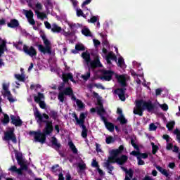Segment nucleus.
Masks as SVG:
<instances>
[{"instance_id": "nucleus-1", "label": "nucleus", "mask_w": 180, "mask_h": 180, "mask_svg": "<svg viewBox=\"0 0 180 180\" xmlns=\"http://www.w3.org/2000/svg\"><path fill=\"white\" fill-rule=\"evenodd\" d=\"M34 116L35 120H37V123H46V126L41 132V130L36 131H30L29 134L30 136H34V141L36 143H41V144H44L46 143V136H49L53 133V121H49L50 119V116L46 113H40L39 110H36L34 112Z\"/></svg>"}, {"instance_id": "nucleus-2", "label": "nucleus", "mask_w": 180, "mask_h": 180, "mask_svg": "<svg viewBox=\"0 0 180 180\" xmlns=\"http://www.w3.org/2000/svg\"><path fill=\"white\" fill-rule=\"evenodd\" d=\"M15 159L18 165H20V168H18L15 165H12L8 169V171L11 172L12 175H18V176H23V172L27 171L29 169V167L26 164V161L23 159V155L22 153H16Z\"/></svg>"}, {"instance_id": "nucleus-3", "label": "nucleus", "mask_w": 180, "mask_h": 180, "mask_svg": "<svg viewBox=\"0 0 180 180\" xmlns=\"http://www.w3.org/2000/svg\"><path fill=\"white\" fill-rule=\"evenodd\" d=\"M155 109V105L151 102V101H146L143 99L136 101V108H134V114L139 115V116H143V112L147 110V112H151Z\"/></svg>"}, {"instance_id": "nucleus-4", "label": "nucleus", "mask_w": 180, "mask_h": 180, "mask_svg": "<svg viewBox=\"0 0 180 180\" xmlns=\"http://www.w3.org/2000/svg\"><path fill=\"white\" fill-rule=\"evenodd\" d=\"M82 57L85 60L87 65L90 64V68L94 69L102 67V63H101V60H99L98 58H96L94 60H91V54H89V53L83 52Z\"/></svg>"}, {"instance_id": "nucleus-5", "label": "nucleus", "mask_w": 180, "mask_h": 180, "mask_svg": "<svg viewBox=\"0 0 180 180\" xmlns=\"http://www.w3.org/2000/svg\"><path fill=\"white\" fill-rule=\"evenodd\" d=\"M41 37L45 46L42 44L37 45L39 51L43 53V54H51V42L47 39L44 34L41 35Z\"/></svg>"}, {"instance_id": "nucleus-6", "label": "nucleus", "mask_w": 180, "mask_h": 180, "mask_svg": "<svg viewBox=\"0 0 180 180\" xmlns=\"http://www.w3.org/2000/svg\"><path fill=\"white\" fill-rule=\"evenodd\" d=\"M86 118V116H85V113L82 112L79 115V118L78 120L79 126H80L82 129V133L81 136L83 139H86L88 138V129L86 128V126L85 125V119Z\"/></svg>"}, {"instance_id": "nucleus-7", "label": "nucleus", "mask_w": 180, "mask_h": 180, "mask_svg": "<svg viewBox=\"0 0 180 180\" xmlns=\"http://www.w3.org/2000/svg\"><path fill=\"white\" fill-rule=\"evenodd\" d=\"M74 91H72V89L71 87H68L65 89L63 91L59 92L58 95V99L62 103L64 102V99H65V95L68 96H71Z\"/></svg>"}, {"instance_id": "nucleus-8", "label": "nucleus", "mask_w": 180, "mask_h": 180, "mask_svg": "<svg viewBox=\"0 0 180 180\" xmlns=\"http://www.w3.org/2000/svg\"><path fill=\"white\" fill-rule=\"evenodd\" d=\"M14 129H11L9 131H7L4 133V140L6 141H9L11 140V141L16 144L18 143V141L16 140V135L14 133Z\"/></svg>"}, {"instance_id": "nucleus-9", "label": "nucleus", "mask_w": 180, "mask_h": 180, "mask_svg": "<svg viewBox=\"0 0 180 180\" xmlns=\"http://www.w3.org/2000/svg\"><path fill=\"white\" fill-rule=\"evenodd\" d=\"M22 50L25 53L27 54V56H29L30 57H36L37 56V51H36V49H34L33 46H27V45H24Z\"/></svg>"}, {"instance_id": "nucleus-10", "label": "nucleus", "mask_w": 180, "mask_h": 180, "mask_svg": "<svg viewBox=\"0 0 180 180\" xmlns=\"http://www.w3.org/2000/svg\"><path fill=\"white\" fill-rule=\"evenodd\" d=\"M102 74L103 76L101 77V79L103 81H112V78L115 75V72L110 70H103Z\"/></svg>"}, {"instance_id": "nucleus-11", "label": "nucleus", "mask_w": 180, "mask_h": 180, "mask_svg": "<svg viewBox=\"0 0 180 180\" xmlns=\"http://www.w3.org/2000/svg\"><path fill=\"white\" fill-rule=\"evenodd\" d=\"M126 91L127 89L124 87L118 88L115 90L114 93L115 95H118V98L122 101V102H124V101H126Z\"/></svg>"}, {"instance_id": "nucleus-12", "label": "nucleus", "mask_w": 180, "mask_h": 180, "mask_svg": "<svg viewBox=\"0 0 180 180\" xmlns=\"http://www.w3.org/2000/svg\"><path fill=\"white\" fill-rule=\"evenodd\" d=\"M112 160L113 164L117 163L119 165H124L127 162V160H129V158L126 155H122L121 157L117 158L115 157V159H110Z\"/></svg>"}, {"instance_id": "nucleus-13", "label": "nucleus", "mask_w": 180, "mask_h": 180, "mask_svg": "<svg viewBox=\"0 0 180 180\" xmlns=\"http://www.w3.org/2000/svg\"><path fill=\"white\" fill-rule=\"evenodd\" d=\"M44 98V94L40 92L38 93V96H35L34 97V101L37 103H39V108H41V109H46V103H44V101H41V99H43Z\"/></svg>"}, {"instance_id": "nucleus-14", "label": "nucleus", "mask_w": 180, "mask_h": 180, "mask_svg": "<svg viewBox=\"0 0 180 180\" xmlns=\"http://www.w3.org/2000/svg\"><path fill=\"white\" fill-rule=\"evenodd\" d=\"M123 150H124V146H123V145H121L117 149L112 150L111 151V156L109 157V159L115 160L119 154H122V153H123Z\"/></svg>"}, {"instance_id": "nucleus-15", "label": "nucleus", "mask_w": 180, "mask_h": 180, "mask_svg": "<svg viewBox=\"0 0 180 180\" xmlns=\"http://www.w3.org/2000/svg\"><path fill=\"white\" fill-rule=\"evenodd\" d=\"M11 119V123L12 124H14V126H15V127H19L20 126H22V124H23V122L22 121V120H20V117H16V116L11 115L10 116Z\"/></svg>"}, {"instance_id": "nucleus-16", "label": "nucleus", "mask_w": 180, "mask_h": 180, "mask_svg": "<svg viewBox=\"0 0 180 180\" xmlns=\"http://www.w3.org/2000/svg\"><path fill=\"white\" fill-rule=\"evenodd\" d=\"M115 78L117 79V82L120 84L121 86H127V83H126L127 79L124 75H115Z\"/></svg>"}, {"instance_id": "nucleus-17", "label": "nucleus", "mask_w": 180, "mask_h": 180, "mask_svg": "<svg viewBox=\"0 0 180 180\" xmlns=\"http://www.w3.org/2000/svg\"><path fill=\"white\" fill-rule=\"evenodd\" d=\"M69 79L72 82H75V80L74 79V76H72V73H66L63 75V81L65 82V84H68Z\"/></svg>"}, {"instance_id": "nucleus-18", "label": "nucleus", "mask_w": 180, "mask_h": 180, "mask_svg": "<svg viewBox=\"0 0 180 180\" xmlns=\"http://www.w3.org/2000/svg\"><path fill=\"white\" fill-rule=\"evenodd\" d=\"M110 164H113V160H110L108 157V160L105 162H104V165L108 170V174H112V171L115 169V167L110 165Z\"/></svg>"}, {"instance_id": "nucleus-19", "label": "nucleus", "mask_w": 180, "mask_h": 180, "mask_svg": "<svg viewBox=\"0 0 180 180\" xmlns=\"http://www.w3.org/2000/svg\"><path fill=\"white\" fill-rule=\"evenodd\" d=\"M103 122L106 127L109 130V131H115V125L112 122H108L107 118H103Z\"/></svg>"}, {"instance_id": "nucleus-20", "label": "nucleus", "mask_w": 180, "mask_h": 180, "mask_svg": "<svg viewBox=\"0 0 180 180\" xmlns=\"http://www.w3.org/2000/svg\"><path fill=\"white\" fill-rule=\"evenodd\" d=\"M96 112L98 116H100L101 120L103 121V118L106 119L105 117H104V115H106V110H105V108L103 107H96Z\"/></svg>"}, {"instance_id": "nucleus-21", "label": "nucleus", "mask_w": 180, "mask_h": 180, "mask_svg": "<svg viewBox=\"0 0 180 180\" xmlns=\"http://www.w3.org/2000/svg\"><path fill=\"white\" fill-rule=\"evenodd\" d=\"M51 139V143L52 146H54L55 150L56 151H58V150L61 148V143H58V140L57 139V138H56V136H52Z\"/></svg>"}, {"instance_id": "nucleus-22", "label": "nucleus", "mask_w": 180, "mask_h": 180, "mask_svg": "<svg viewBox=\"0 0 180 180\" xmlns=\"http://www.w3.org/2000/svg\"><path fill=\"white\" fill-rule=\"evenodd\" d=\"M8 27H11V29H16V27H19V20L16 19H11L10 22L7 23Z\"/></svg>"}, {"instance_id": "nucleus-23", "label": "nucleus", "mask_w": 180, "mask_h": 180, "mask_svg": "<svg viewBox=\"0 0 180 180\" xmlns=\"http://www.w3.org/2000/svg\"><path fill=\"white\" fill-rule=\"evenodd\" d=\"M51 32H53V33H61V32H63V28L54 23L52 25Z\"/></svg>"}, {"instance_id": "nucleus-24", "label": "nucleus", "mask_w": 180, "mask_h": 180, "mask_svg": "<svg viewBox=\"0 0 180 180\" xmlns=\"http://www.w3.org/2000/svg\"><path fill=\"white\" fill-rule=\"evenodd\" d=\"M49 117L53 119V120H57L58 119V112L51 110H50L49 113Z\"/></svg>"}, {"instance_id": "nucleus-25", "label": "nucleus", "mask_w": 180, "mask_h": 180, "mask_svg": "<svg viewBox=\"0 0 180 180\" xmlns=\"http://www.w3.org/2000/svg\"><path fill=\"white\" fill-rule=\"evenodd\" d=\"M68 146L70 150H72L73 154H78V149H77L75 145L74 144V143H72V141L68 142Z\"/></svg>"}, {"instance_id": "nucleus-26", "label": "nucleus", "mask_w": 180, "mask_h": 180, "mask_svg": "<svg viewBox=\"0 0 180 180\" xmlns=\"http://www.w3.org/2000/svg\"><path fill=\"white\" fill-rule=\"evenodd\" d=\"M6 50H8L6 49V42L3 41L1 44H0V58L2 57V54H4Z\"/></svg>"}, {"instance_id": "nucleus-27", "label": "nucleus", "mask_w": 180, "mask_h": 180, "mask_svg": "<svg viewBox=\"0 0 180 180\" xmlns=\"http://www.w3.org/2000/svg\"><path fill=\"white\" fill-rule=\"evenodd\" d=\"M15 77L18 79V81H20L21 82H25V79H26V75H25V73L22 72L21 75H15Z\"/></svg>"}, {"instance_id": "nucleus-28", "label": "nucleus", "mask_w": 180, "mask_h": 180, "mask_svg": "<svg viewBox=\"0 0 180 180\" xmlns=\"http://www.w3.org/2000/svg\"><path fill=\"white\" fill-rule=\"evenodd\" d=\"M105 57L109 60H112V61H117V57L113 52H110Z\"/></svg>"}, {"instance_id": "nucleus-29", "label": "nucleus", "mask_w": 180, "mask_h": 180, "mask_svg": "<svg viewBox=\"0 0 180 180\" xmlns=\"http://www.w3.org/2000/svg\"><path fill=\"white\" fill-rule=\"evenodd\" d=\"M82 34H84V36H86V37H89L92 36V34L91 33V31L89 28H84L82 30Z\"/></svg>"}, {"instance_id": "nucleus-30", "label": "nucleus", "mask_w": 180, "mask_h": 180, "mask_svg": "<svg viewBox=\"0 0 180 180\" xmlns=\"http://www.w3.org/2000/svg\"><path fill=\"white\" fill-rule=\"evenodd\" d=\"M117 120L120 121V124H127V120L126 119V117H124V115H120Z\"/></svg>"}, {"instance_id": "nucleus-31", "label": "nucleus", "mask_w": 180, "mask_h": 180, "mask_svg": "<svg viewBox=\"0 0 180 180\" xmlns=\"http://www.w3.org/2000/svg\"><path fill=\"white\" fill-rule=\"evenodd\" d=\"M4 115V118L1 120V122L3 123V124H8V123H9L10 122V119H9V115H8V114L6 113H3Z\"/></svg>"}, {"instance_id": "nucleus-32", "label": "nucleus", "mask_w": 180, "mask_h": 180, "mask_svg": "<svg viewBox=\"0 0 180 180\" xmlns=\"http://www.w3.org/2000/svg\"><path fill=\"white\" fill-rule=\"evenodd\" d=\"M69 26L72 30H77V29H79V27H82V25L79 23H72Z\"/></svg>"}, {"instance_id": "nucleus-33", "label": "nucleus", "mask_w": 180, "mask_h": 180, "mask_svg": "<svg viewBox=\"0 0 180 180\" xmlns=\"http://www.w3.org/2000/svg\"><path fill=\"white\" fill-rule=\"evenodd\" d=\"M150 144L152 146V154H157L158 150H160V148L158 147V146L155 145L154 142H152Z\"/></svg>"}, {"instance_id": "nucleus-34", "label": "nucleus", "mask_w": 180, "mask_h": 180, "mask_svg": "<svg viewBox=\"0 0 180 180\" xmlns=\"http://www.w3.org/2000/svg\"><path fill=\"white\" fill-rule=\"evenodd\" d=\"M82 79H84V81H88V79H89V78H91V69H90V68H89V70L86 72V74L82 75Z\"/></svg>"}, {"instance_id": "nucleus-35", "label": "nucleus", "mask_w": 180, "mask_h": 180, "mask_svg": "<svg viewBox=\"0 0 180 180\" xmlns=\"http://www.w3.org/2000/svg\"><path fill=\"white\" fill-rule=\"evenodd\" d=\"M3 96H7V99L9 102H11V103H13V102H15V98H13V96H12V94L10 91V94H3Z\"/></svg>"}, {"instance_id": "nucleus-36", "label": "nucleus", "mask_w": 180, "mask_h": 180, "mask_svg": "<svg viewBox=\"0 0 180 180\" xmlns=\"http://www.w3.org/2000/svg\"><path fill=\"white\" fill-rule=\"evenodd\" d=\"M174 126H175V121H171L167 124L166 127L171 131V130H174Z\"/></svg>"}, {"instance_id": "nucleus-37", "label": "nucleus", "mask_w": 180, "mask_h": 180, "mask_svg": "<svg viewBox=\"0 0 180 180\" xmlns=\"http://www.w3.org/2000/svg\"><path fill=\"white\" fill-rule=\"evenodd\" d=\"M2 86H3V89L4 91V94H8V95H11V91L8 90V88H9V84H7L6 83H4L2 84Z\"/></svg>"}, {"instance_id": "nucleus-38", "label": "nucleus", "mask_w": 180, "mask_h": 180, "mask_svg": "<svg viewBox=\"0 0 180 180\" xmlns=\"http://www.w3.org/2000/svg\"><path fill=\"white\" fill-rule=\"evenodd\" d=\"M75 50L77 51H85V46L82 44H77L75 45Z\"/></svg>"}, {"instance_id": "nucleus-39", "label": "nucleus", "mask_w": 180, "mask_h": 180, "mask_svg": "<svg viewBox=\"0 0 180 180\" xmlns=\"http://www.w3.org/2000/svg\"><path fill=\"white\" fill-rule=\"evenodd\" d=\"M76 104L79 109H84L85 108V104L81 100H77Z\"/></svg>"}, {"instance_id": "nucleus-40", "label": "nucleus", "mask_w": 180, "mask_h": 180, "mask_svg": "<svg viewBox=\"0 0 180 180\" xmlns=\"http://www.w3.org/2000/svg\"><path fill=\"white\" fill-rule=\"evenodd\" d=\"M25 16H26L27 19H30V18H33V16H34L33 11H32V10L25 11Z\"/></svg>"}, {"instance_id": "nucleus-41", "label": "nucleus", "mask_w": 180, "mask_h": 180, "mask_svg": "<svg viewBox=\"0 0 180 180\" xmlns=\"http://www.w3.org/2000/svg\"><path fill=\"white\" fill-rule=\"evenodd\" d=\"M131 144L132 147H134V150H136V151H140V147H139L138 145L136 144L133 138L131 139Z\"/></svg>"}, {"instance_id": "nucleus-42", "label": "nucleus", "mask_w": 180, "mask_h": 180, "mask_svg": "<svg viewBox=\"0 0 180 180\" xmlns=\"http://www.w3.org/2000/svg\"><path fill=\"white\" fill-rule=\"evenodd\" d=\"M106 144H112V143H115V138L113 136H108L105 139Z\"/></svg>"}, {"instance_id": "nucleus-43", "label": "nucleus", "mask_w": 180, "mask_h": 180, "mask_svg": "<svg viewBox=\"0 0 180 180\" xmlns=\"http://www.w3.org/2000/svg\"><path fill=\"white\" fill-rule=\"evenodd\" d=\"M174 134L176 136V140L179 143H180V131L178 129H174Z\"/></svg>"}, {"instance_id": "nucleus-44", "label": "nucleus", "mask_w": 180, "mask_h": 180, "mask_svg": "<svg viewBox=\"0 0 180 180\" xmlns=\"http://www.w3.org/2000/svg\"><path fill=\"white\" fill-rule=\"evenodd\" d=\"M91 167L93 168H99V163H98V161H96V159H93L91 162Z\"/></svg>"}, {"instance_id": "nucleus-45", "label": "nucleus", "mask_w": 180, "mask_h": 180, "mask_svg": "<svg viewBox=\"0 0 180 180\" xmlns=\"http://www.w3.org/2000/svg\"><path fill=\"white\" fill-rule=\"evenodd\" d=\"M131 155H134V157H136V158H139V157H140V150H133L131 153Z\"/></svg>"}, {"instance_id": "nucleus-46", "label": "nucleus", "mask_w": 180, "mask_h": 180, "mask_svg": "<svg viewBox=\"0 0 180 180\" xmlns=\"http://www.w3.org/2000/svg\"><path fill=\"white\" fill-rule=\"evenodd\" d=\"M91 2H92V0H85L82 4V8H85L86 9H88L86 6V5H89V4H91Z\"/></svg>"}, {"instance_id": "nucleus-47", "label": "nucleus", "mask_w": 180, "mask_h": 180, "mask_svg": "<svg viewBox=\"0 0 180 180\" xmlns=\"http://www.w3.org/2000/svg\"><path fill=\"white\" fill-rule=\"evenodd\" d=\"M37 18H39V19H41V20H43V19L47 18V15L44 13H38Z\"/></svg>"}, {"instance_id": "nucleus-48", "label": "nucleus", "mask_w": 180, "mask_h": 180, "mask_svg": "<svg viewBox=\"0 0 180 180\" xmlns=\"http://www.w3.org/2000/svg\"><path fill=\"white\" fill-rule=\"evenodd\" d=\"M126 174L129 176V178H133V175H134V171L131 169H129V171L126 172Z\"/></svg>"}, {"instance_id": "nucleus-49", "label": "nucleus", "mask_w": 180, "mask_h": 180, "mask_svg": "<svg viewBox=\"0 0 180 180\" xmlns=\"http://www.w3.org/2000/svg\"><path fill=\"white\" fill-rule=\"evenodd\" d=\"M77 16H82L83 18H85V15H84V12L81 8L77 9Z\"/></svg>"}, {"instance_id": "nucleus-50", "label": "nucleus", "mask_w": 180, "mask_h": 180, "mask_svg": "<svg viewBox=\"0 0 180 180\" xmlns=\"http://www.w3.org/2000/svg\"><path fill=\"white\" fill-rule=\"evenodd\" d=\"M149 130H150V131H154L157 130V126L155 125V124L151 123L149 125Z\"/></svg>"}, {"instance_id": "nucleus-51", "label": "nucleus", "mask_w": 180, "mask_h": 180, "mask_svg": "<svg viewBox=\"0 0 180 180\" xmlns=\"http://www.w3.org/2000/svg\"><path fill=\"white\" fill-rule=\"evenodd\" d=\"M139 157L141 159L143 158V160H146L148 158V154L147 153H140Z\"/></svg>"}, {"instance_id": "nucleus-52", "label": "nucleus", "mask_w": 180, "mask_h": 180, "mask_svg": "<svg viewBox=\"0 0 180 180\" xmlns=\"http://www.w3.org/2000/svg\"><path fill=\"white\" fill-rule=\"evenodd\" d=\"M46 4L47 5H45L46 9H49V8H53V3H51V0H46Z\"/></svg>"}, {"instance_id": "nucleus-53", "label": "nucleus", "mask_w": 180, "mask_h": 180, "mask_svg": "<svg viewBox=\"0 0 180 180\" xmlns=\"http://www.w3.org/2000/svg\"><path fill=\"white\" fill-rule=\"evenodd\" d=\"M79 169L80 171H84L86 169V165L85 163L84 164H79Z\"/></svg>"}, {"instance_id": "nucleus-54", "label": "nucleus", "mask_w": 180, "mask_h": 180, "mask_svg": "<svg viewBox=\"0 0 180 180\" xmlns=\"http://www.w3.org/2000/svg\"><path fill=\"white\" fill-rule=\"evenodd\" d=\"M94 86H95L96 88H98V89H105V87L103 86H102V84H94Z\"/></svg>"}, {"instance_id": "nucleus-55", "label": "nucleus", "mask_w": 180, "mask_h": 180, "mask_svg": "<svg viewBox=\"0 0 180 180\" xmlns=\"http://www.w3.org/2000/svg\"><path fill=\"white\" fill-rule=\"evenodd\" d=\"M137 160H138V165H144L146 164L144 160L140 158V157H138Z\"/></svg>"}, {"instance_id": "nucleus-56", "label": "nucleus", "mask_w": 180, "mask_h": 180, "mask_svg": "<svg viewBox=\"0 0 180 180\" xmlns=\"http://www.w3.org/2000/svg\"><path fill=\"white\" fill-rule=\"evenodd\" d=\"M27 20L30 25H32V26H34V25H36V21H34V19H33V18H28Z\"/></svg>"}, {"instance_id": "nucleus-57", "label": "nucleus", "mask_w": 180, "mask_h": 180, "mask_svg": "<svg viewBox=\"0 0 180 180\" xmlns=\"http://www.w3.org/2000/svg\"><path fill=\"white\" fill-rule=\"evenodd\" d=\"M163 139L164 140H166L167 143H169V141H171V138L169 137V135H167V134H165L163 135Z\"/></svg>"}, {"instance_id": "nucleus-58", "label": "nucleus", "mask_w": 180, "mask_h": 180, "mask_svg": "<svg viewBox=\"0 0 180 180\" xmlns=\"http://www.w3.org/2000/svg\"><path fill=\"white\" fill-rule=\"evenodd\" d=\"M96 150L97 153H102V149H101V145L98 143H96Z\"/></svg>"}, {"instance_id": "nucleus-59", "label": "nucleus", "mask_w": 180, "mask_h": 180, "mask_svg": "<svg viewBox=\"0 0 180 180\" xmlns=\"http://www.w3.org/2000/svg\"><path fill=\"white\" fill-rule=\"evenodd\" d=\"M166 148H167V150H172V148H174V144H172V143H167Z\"/></svg>"}, {"instance_id": "nucleus-60", "label": "nucleus", "mask_w": 180, "mask_h": 180, "mask_svg": "<svg viewBox=\"0 0 180 180\" xmlns=\"http://www.w3.org/2000/svg\"><path fill=\"white\" fill-rule=\"evenodd\" d=\"M91 23H96V22H98V17L96 16H93L90 19Z\"/></svg>"}, {"instance_id": "nucleus-61", "label": "nucleus", "mask_w": 180, "mask_h": 180, "mask_svg": "<svg viewBox=\"0 0 180 180\" xmlns=\"http://www.w3.org/2000/svg\"><path fill=\"white\" fill-rule=\"evenodd\" d=\"M161 109H162V110H165V112H167V110H168V105L167 104H163L160 105Z\"/></svg>"}, {"instance_id": "nucleus-62", "label": "nucleus", "mask_w": 180, "mask_h": 180, "mask_svg": "<svg viewBox=\"0 0 180 180\" xmlns=\"http://www.w3.org/2000/svg\"><path fill=\"white\" fill-rule=\"evenodd\" d=\"M94 44L95 47H98V46H101V41L98 39H94Z\"/></svg>"}, {"instance_id": "nucleus-63", "label": "nucleus", "mask_w": 180, "mask_h": 180, "mask_svg": "<svg viewBox=\"0 0 180 180\" xmlns=\"http://www.w3.org/2000/svg\"><path fill=\"white\" fill-rule=\"evenodd\" d=\"M124 64V59L123 58H118V65H123Z\"/></svg>"}, {"instance_id": "nucleus-64", "label": "nucleus", "mask_w": 180, "mask_h": 180, "mask_svg": "<svg viewBox=\"0 0 180 180\" xmlns=\"http://www.w3.org/2000/svg\"><path fill=\"white\" fill-rule=\"evenodd\" d=\"M44 25H45V27H46V29H51V24H50V22L45 21Z\"/></svg>"}]
</instances>
